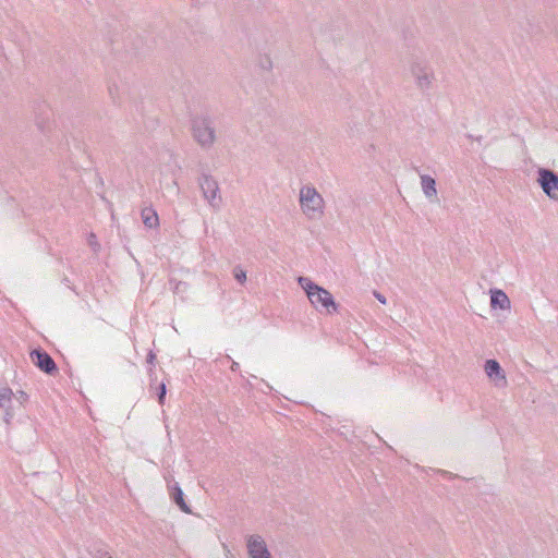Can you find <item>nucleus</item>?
Returning <instances> with one entry per match:
<instances>
[{"label": "nucleus", "instance_id": "nucleus-1", "mask_svg": "<svg viewBox=\"0 0 558 558\" xmlns=\"http://www.w3.org/2000/svg\"><path fill=\"white\" fill-rule=\"evenodd\" d=\"M299 284L306 292L311 304L317 310H325L326 313L331 314L338 311V305L333 300L332 294L323 287L314 283L307 277H300Z\"/></svg>", "mask_w": 558, "mask_h": 558}, {"label": "nucleus", "instance_id": "nucleus-2", "mask_svg": "<svg viewBox=\"0 0 558 558\" xmlns=\"http://www.w3.org/2000/svg\"><path fill=\"white\" fill-rule=\"evenodd\" d=\"M300 206L308 219H317L324 214L325 201L314 186L304 185L300 190Z\"/></svg>", "mask_w": 558, "mask_h": 558}, {"label": "nucleus", "instance_id": "nucleus-3", "mask_svg": "<svg viewBox=\"0 0 558 558\" xmlns=\"http://www.w3.org/2000/svg\"><path fill=\"white\" fill-rule=\"evenodd\" d=\"M192 132L194 140L203 147L210 148L216 141V132L211 120L198 117L193 120Z\"/></svg>", "mask_w": 558, "mask_h": 558}, {"label": "nucleus", "instance_id": "nucleus-4", "mask_svg": "<svg viewBox=\"0 0 558 558\" xmlns=\"http://www.w3.org/2000/svg\"><path fill=\"white\" fill-rule=\"evenodd\" d=\"M204 198L214 210L221 208V196L218 182L208 174H202L198 180Z\"/></svg>", "mask_w": 558, "mask_h": 558}, {"label": "nucleus", "instance_id": "nucleus-5", "mask_svg": "<svg viewBox=\"0 0 558 558\" xmlns=\"http://www.w3.org/2000/svg\"><path fill=\"white\" fill-rule=\"evenodd\" d=\"M537 175V183L543 192L550 199L558 201V174L550 169L539 168Z\"/></svg>", "mask_w": 558, "mask_h": 558}, {"label": "nucleus", "instance_id": "nucleus-6", "mask_svg": "<svg viewBox=\"0 0 558 558\" xmlns=\"http://www.w3.org/2000/svg\"><path fill=\"white\" fill-rule=\"evenodd\" d=\"M410 70L420 89L426 90L430 87L434 74L425 61H413Z\"/></svg>", "mask_w": 558, "mask_h": 558}, {"label": "nucleus", "instance_id": "nucleus-7", "mask_svg": "<svg viewBox=\"0 0 558 558\" xmlns=\"http://www.w3.org/2000/svg\"><path fill=\"white\" fill-rule=\"evenodd\" d=\"M246 547L251 558H272L266 542L260 535H248L246 537Z\"/></svg>", "mask_w": 558, "mask_h": 558}, {"label": "nucleus", "instance_id": "nucleus-8", "mask_svg": "<svg viewBox=\"0 0 558 558\" xmlns=\"http://www.w3.org/2000/svg\"><path fill=\"white\" fill-rule=\"evenodd\" d=\"M32 362L43 372L52 375L58 371L53 359L43 349H34L31 352Z\"/></svg>", "mask_w": 558, "mask_h": 558}, {"label": "nucleus", "instance_id": "nucleus-9", "mask_svg": "<svg viewBox=\"0 0 558 558\" xmlns=\"http://www.w3.org/2000/svg\"><path fill=\"white\" fill-rule=\"evenodd\" d=\"M484 369L486 375L493 379L497 386L507 384L505 372L496 360H487Z\"/></svg>", "mask_w": 558, "mask_h": 558}, {"label": "nucleus", "instance_id": "nucleus-10", "mask_svg": "<svg viewBox=\"0 0 558 558\" xmlns=\"http://www.w3.org/2000/svg\"><path fill=\"white\" fill-rule=\"evenodd\" d=\"M13 391L9 387H0V408L4 410V421L7 424L11 423L14 413L11 408Z\"/></svg>", "mask_w": 558, "mask_h": 558}, {"label": "nucleus", "instance_id": "nucleus-11", "mask_svg": "<svg viewBox=\"0 0 558 558\" xmlns=\"http://www.w3.org/2000/svg\"><path fill=\"white\" fill-rule=\"evenodd\" d=\"M490 306L493 308L510 310L511 302L502 290L496 289L490 291Z\"/></svg>", "mask_w": 558, "mask_h": 558}, {"label": "nucleus", "instance_id": "nucleus-12", "mask_svg": "<svg viewBox=\"0 0 558 558\" xmlns=\"http://www.w3.org/2000/svg\"><path fill=\"white\" fill-rule=\"evenodd\" d=\"M421 187L426 198L432 201L437 196L436 181L428 174H420Z\"/></svg>", "mask_w": 558, "mask_h": 558}, {"label": "nucleus", "instance_id": "nucleus-13", "mask_svg": "<svg viewBox=\"0 0 558 558\" xmlns=\"http://www.w3.org/2000/svg\"><path fill=\"white\" fill-rule=\"evenodd\" d=\"M141 217L146 228L157 229L159 227V217L153 207H144L141 211Z\"/></svg>", "mask_w": 558, "mask_h": 558}, {"label": "nucleus", "instance_id": "nucleus-14", "mask_svg": "<svg viewBox=\"0 0 558 558\" xmlns=\"http://www.w3.org/2000/svg\"><path fill=\"white\" fill-rule=\"evenodd\" d=\"M88 553L93 558H112L108 546L102 542H95L88 547Z\"/></svg>", "mask_w": 558, "mask_h": 558}, {"label": "nucleus", "instance_id": "nucleus-15", "mask_svg": "<svg viewBox=\"0 0 558 558\" xmlns=\"http://www.w3.org/2000/svg\"><path fill=\"white\" fill-rule=\"evenodd\" d=\"M171 497H172V500L174 501V504L185 513H191V509L189 507V505L185 502L184 498H183V490L181 489V487L178 485V483L174 484V486L172 487V493H171Z\"/></svg>", "mask_w": 558, "mask_h": 558}, {"label": "nucleus", "instance_id": "nucleus-16", "mask_svg": "<svg viewBox=\"0 0 558 558\" xmlns=\"http://www.w3.org/2000/svg\"><path fill=\"white\" fill-rule=\"evenodd\" d=\"M233 274H234L235 280L239 283L243 284L246 281V272L243 269H241L240 267H235L233 269Z\"/></svg>", "mask_w": 558, "mask_h": 558}, {"label": "nucleus", "instance_id": "nucleus-17", "mask_svg": "<svg viewBox=\"0 0 558 558\" xmlns=\"http://www.w3.org/2000/svg\"><path fill=\"white\" fill-rule=\"evenodd\" d=\"M166 393H167L166 384L161 383L158 387V402L160 405H162L165 403Z\"/></svg>", "mask_w": 558, "mask_h": 558}, {"label": "nucleus", "instance_id": "nucleus-18", "mask_svg": "<svg viewBox=\"0 0 558 558\" xmlns=\"http://www.w3.org/2000/svg\"><path fill=\"white\" fill-rule=\"evenodd\" d=\"M13 398L20 403L23 404L28 400V395L22 390L17 391Z\"/></svg>", "mask_w": 558, "mask_h": 558}, {"label": "nucleus", "instance_id": "nucleus-19", "mask_svg": "<svg viewBox=\"0 0 558 558\" xmlns=\"http://www.w3.org/2000/svg\"><path fill=\"white\" fill-rule=\"evenodd\" d=\"M109 94L114 102H117L120 99L119 88L117 85L109 86Z\"/></svg>", "mask_w": 558, "mask_h": 558}, {"label": "nucleus", "instance_id": "nucleus-20", "mask_svg": "<svg viewBox=\"0 0 558 558\" xmlns=\"http://www.w3.org/2000/svg\"><path fill=\"white\" fill-rule=\"evenodd\" d=\"M88 244L92 246L94 252H97L99 250V244H98L96 235L94 233L89 234Z\"/></svg>", "mask_w": 558, "mask_h": 558}, {"label": "nucleus", "instance_id": "nucleus-21", "mask_svg": "<svg viewBox=\"0 0 558 558\" xmlns=\"http://www.w3.org/2000/svg\"><path fill=\"white\" fill-rule=\"evenodd\" d=\"M374 295H375V298H376V299H377L381 304H386V298H385L383 294H380L379 292H376V291H375V292H374Z\"/></svg>", "mask_w": 558, "mask_h": 558}, {"label": "nucleus", "instance_id": "nucleus-22", "mask_svg": "<svg viewBox=\"0 0 558 558\" xmlns=\"http://www.w3.org/2000/svg\"><path fill=\"white\" fill-rule=\"evenodd\" d=\"M155 359H156V355L150 351V352L147 354V363H149V364H154Z\"/></svg>", "mask_w": 558, "mask_h": 558}, {"label": "nucleus", "instance_id": "nucleus-23", "mask_svg": "<svg viewBox=\"0 0 558 558\" xmlns=\"http://www.w3.org/2000/svg\"><path fill=\"white\" fill-rule=\"evenodd\" d=\"M239 366H240V365H239V363H238V362H232L231 369H232L233 372H235L236 369H239Z\"/></svg>", "mask_w": 558, "mask_h": 558}, {"label": "nucleus", "instance_id": "nucleus-24", "mask_svg": "<svg viewBox=\"0 0 558 558\" xmlns=\"http://www.w3.org/2000/svg\"><path fill=\"white\" fill-rule=\"evenodd\" d=\"M37 125H38V128H39L41 131H45V126H44V124H43L41 122H39V121H38V122H37Z\"/></svg>", "mask_w": 558, "mask_h": 558}]
</instances>
